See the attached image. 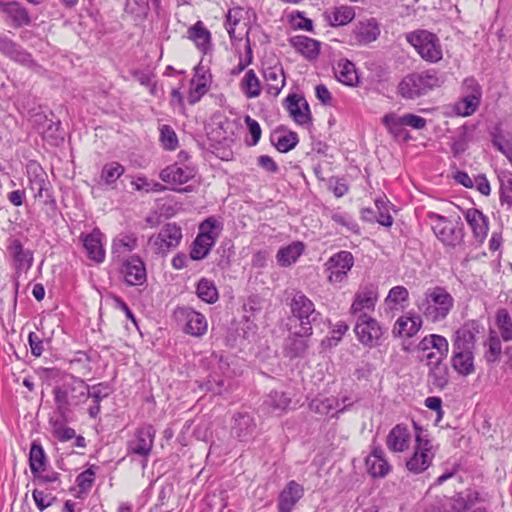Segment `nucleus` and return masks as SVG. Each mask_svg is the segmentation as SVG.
Here are the masks:
<instances>
[{"label":"nucleus","mask_w":512,"mask_h":512,"mask_svg":"<svg viewBox=\"0 0 512 512\" xmlns=\"http://www.w3.org/2000/svg\"><path fill=\"white\" fill-rule=\"evenodd\" d=\"M421 315L431 323H438L447 318L454 308V298L445 287L428 288L416 302Z\"/></svg>","instance_id":"f257e3e1"},{"label":"nucleus","mask_w":512,"mask_h":512,"mask_svg":"<svg viewBox=\"0 0 512 512\" xmlns=\"http://www.w3.org/2000/svg\"><path fill=\"white\" fill-rule=\"evenodd\" d=\"M57 411L65 416L72 406H79L89 399V385L81 378L69 375L53 389Z\"/></svg>","instance_id":"f03ea898"},{"label":"nucleus","mask_w":512,"mask_h":512,"mask_svg":"<svg viewBox=\"0 0 512 512\" xmlns=\"http://www.w3.org/2000/svg\"><path fill=\"white\" fill-rule=\"evenodd\" d=\"M444 81L445 77L435 69L411 73L400 81L398 92L403 98L415 99L440 87Z\"/></svg>","instance_id":"7ed1b4c3"},{"label":"nucleus","mask_w":512,"mask_h":512,"mask_svg":"<svg viewBox=\"0 0 512 512\" xmlns=\"http://www.w3.org/2000/svg\"><path fill=\"white\" fill-rule=\"evenodd\" d=\"M428 217L435 236L443 245L455 248L464 242V227L460 218L453 222L436 213H430Z\"/></svg>","instance_id":"20e7f679"},{"label":"nucleus","mask_w":512,"mask_h":512,"mask_svg":"<svg viewBox=\"0 0 512 512\" xmlns=\"http://www.w3.org/2000/svg\"><path fill=\"white\" fill-rule=\"evenodd\" d=\"M407 41L427 62L436 63L442 59V49L438 37L426 30L407 34Z\"/></svg>","instance_id":"39448f33"},{"label":"nucleus","mask_w":512,"mask_h":512,"mask_svg":"<svg viewBox=\"0 0 512 512\" xmlns=\"http://www.w3.org/2000/svg\"><path fill=\"white\" fill-rule=\"evenodd\" d=\"M414 426L419 431L416 434L414 453L407 460L406 467L410 472L419 474L431 465L434 453L431 451L432 445L430 440L426 436H423L422 430L417 427L416 423H414Z\"/></svg>","instance_id":"423d86ee"},{"label":"nucleus","mask_w":512,"mask_h":512,"mask_svg":"<svg viewBox=\"0 0 512 512\" xmlns=\"http://www.w3.org/2000/svg\"><path fill=\"white\" fill-rule=\"evenodd\" d=\"M291 310L293 316L300 321V333L312 334V323L320 316L314 303L303 293L297 292L292 299Z\"/></svg>","instance_id":"0eeeda50"},{"label":"nucleus","mask_w":512,"mask_h":512,"mask_svg":"<svg viewBox=\"0 0 512 512\" xmlns=\"http://www.w3.org/2000/svg\"><path fill=\"white\" fill-rule=\"evenodd\" d=\"M29 188L34 192V197L45 199V204H55V200L51 194V183L48 180L47 173L43 168L33 162L27 166Z\"/></svg>","instance_id":"6e6552de"},{"label":"nucleus","mask_w":512,"mask_h":512,"mask_svg":"<svg viewBox=\"0 0 512 512\" xmlns=\"http://www.w3.org/2000/svg\"><path fill=\"white\" fill-rule=\"evenodd\" d=\"M174 317L183 325L185 333L194 336H203L208 329V323L204 315L189 307H178L174 311Z\"/></svg>","instance_id":"1a4fd4ad"},{"label":"nucleus","mask_w":512,"mask_h":512,"mask_svg":"<svg viewBox=\"0 0 512 512\" xmlns=\"http://www.w3.org/2000/svg\"><path fill=\"white\" fill-rule=\"evenodd\" d=\"M182 239V231L175 223L165 224L160 231L149 238V244L157 254H166L176 248Z\"/></svg>","instance_id":"9d476101"},{"label":"nucleus","mask_w":512,"mask_h":512,"mask_svg":"<svg viewBox=\"0 0 512 512\" xmlns=\"http://www.w3.org/2000/svg\"><path fill=\"white\" fill-rule=\"evenodd\" d=\"M156 430L152 425L137 428L127 442V453L147 458L153 448Z\"/></svg>","instance_id":"9b49d317"},{"label":"nucleus","mask_w":512,"mask_h":512,"mask_svg":"<svg viewBox=\"0 0 512 512\" xmlns=\"http://www.w3.org/2000/svg\"><path fill=\"white\" fill-rule=\"evenodd\" d=\"M378 300L377 289L373 285L362 287L356 292L350 307V313L356 320L369 317L374 312Z\"/></svg>","instance_id":"f8f14e48"},{"label":"nucleus","mask_w":512,"mask_h":512,"mask_svg":"<svg viewBox=\"0 0 512 512\" xmlns=\"http://www.w3.org/2000/svg\"><path fill=\"white\" fill-rule=\"evenodd\" d=\"M354 265V257L349 251H340L332 255L325 264L330 283H341L346 280L348 272Z\"/></svg>","instance_id":"ddd939ff"},{"label":"nucleus","mask_w":512,"mask_h":512,"mask_svg":"<svg viewBox=\"0 0 512 512\" xmlns=\"http://www.w3.org/2000/svg\"><path fill=\"white\" fill-rule=\"evenodd\" d=\"M358 340L365 346H377L382 336V328L371 316L356 320L354 329Z\"/></svg>","instance_id":"4468645a"},{"label":"nucleus","mask_w":512,"mask_h":512,"mask_svg":"<svg viewBox=\"0 0 512 512\" xmlns=\"http://www.w3.org/2000/svg\"><path fill=\"white\" fill-rule=\"evenodd\" d=\"M464 84L471 88V93L455 103L454 111L457 115L465 117L472 115L479 107L481 90L474 79H466Z\"/></svg>","instance_id":"2eb2a0df"},{"label":"nucleus","mask_w":512,"mask_h":512,"mask_svg":"<svg viewBox=\"0 0 512 512\" xmlns=\"http://www.w3.org/2000/svg\"><path fill=\"white\" fill-rule=\"evenodd\" d=\"M479 333V325L470 321L461 326L454 333L453 349L473 351L475 349L476 335Z\"/></svg>","instance_id":"dca6fc26"},{"label":"nucleus","mask_w":512,"mask_h":512,"mask_svg":"<svg viewBox=\"0 0 512 512\" xmlns=\"http://www.w3.org/2000/svg\"><path fill=\"white\" fill-rule=\"evenodd\" d=\"M121 273L130 286L142 285L147 278L145 264L138 256L126 260L122 265Z\"/></svg>","instance_id":"f3484780"},{"label":"nucleus","mask_w":512,"mask_h":512,"mask_svg":"<svg viewBox=\"0 0 512 512\" xmlns=\"http://www.w3.org/2000/svg\"><path fill=\"white\" fill-rule=\"evenodd\" d=\"M464 218L471 228L475 240L483 243L489 231L488 217L476 208H469L464 212Z\"/></svg>","instance_id":"a211bd4d"},{"label":"nucleus","mask_w":512,"mask_h":512,"mask_svg":"<svg viewBox=\"0 0 512 512\" xmlns=\"http://www.w3.org/2000/svg\"><path fill=\"white\" fill-rule=\"evenodd\" d=\"M303 495V486L294 480L289 481L279 494L277 504L278 511L291 512Z\"/></svg>","instance_id":"6ab92c4d"},{"label":"nucleus","mask_w":512,"mask_h":512,"mask_svg":"<svg viewBox=\"0 0 512 512\" xmlns=\"http://www.w3.org/2000/svg\"><path fill=\"white\" fill-rule=\"evenodd\" d=\"M195 174L196 171L193 167L186 165L180 166L175 163L164 168L160 172L159 177L163 182L179 186L187 183L195 176Z\"/></svg>","instance_id":"aec40b11"},{"label":"nucleus","mask_w":512,"mask_h":512,"mask_svg":"<svg viewBox=\"0 0 512 512\" xmlns=\"http://www.w3.org/2000/svg\"><path fill=\"white\" fill-rule=\"evenodd\" d=\"M367 471L373 478H384L390 471L391 465L385 458L381 447H374L365 461Z\"/></svg>","instance_id":"412c9836"},{"label":"nucleus","mask_w":512,"mask_h":512,"mask_svg":"<svg viewBox=\"0 0 512 512\" xmlns=\"http://www.w3.org/2000/svg\"><path fill=\"white\" fill-rule=\"evenodd\" d=\"M256 424L248 413H237L233 418L231 434L241 442L249 441L255 432Z\"/></svg>","instance_id":"4be33fe9"},{"label":"nucleus","mask_w":512,"mask_h":512,"mask_svg":"<svg viewBox=\"0 0 512 512\" xmlns=\"http://www.w3.org/2000/svg\"><path fill=\"white\" fill-rule=\"evenodd\" d=\"M0 52L24 66L31 67L34 64V61L28 52L23 50L6 35L2 34H0Z\"/></svg>","instance_id":"5701e85b"},{"label":"nucleus","mask_w":512,"mask_h":512,"mask_svg":"<svg viewBox=\"0 0 512 512\" xmlns=\"http://www.w3.org/2000/svg\"><path fill=\"white\" fill-rule=\"evenodd\" d=\"M263 77L266 92L274 97L277 96L285 86L284 70L280 64L264 67Z\"/></svg>","instance_id":"b1692460"},{"label":"nucleus","mask_w":512,"mask_h":512,"mask_svg":"<svg viewBox=\"0 0 512 512\" xmlns=\"http://www.w3.org/2000/svg\"><path fill=\"white\" fill-rule=\"evenodd\" d=\"M411 434L406 425L397 424L387 435L386 445L392 452H403L409 448Z\"/></svg>","instance_id":"393cba45"},{"label":"nucleus","mask_w":512,"mask_h":512,"mask_svg":"<svg viewBox=\"0 0 512 512\" xmlns=\"http://www.w3.org/2000/svg\"><path fill=\"white\" fill-rule=\"evenodd\" d=\"M453 369L461 376H469L475 372L474 352L453 349L451 357Z\"/></svg>","instance_id":"a878e982"},{"label":"nucleus","mask_w":512,"mask_h":512,"mask_svg":"<svg viewBox=\"0 0 512 512\" xmlns=\"http://www.w3.org/2000/svg\"><path fill=\"white\" fill-rule=\"evenodd\" d=\"M301 100L296 94L289 95L286 98L287 110L297 124L305 125L311 122V113L308 103L303 101L301 104Z\"/></svg>","instance_id":"bb28decb"},{"label":"nucleus","mask_w":512,"mask_h":512,"mask_svg":"<svg viewBox=\"0 0 512 512\" xmlns=\"http://www.w3.org/2000/svg\"><path fill=\"white\" fill-rule=\"evenodd\" d=\"M425 350H435L439 359H446L449 352L448 340L439 334L426 335L417 345L418 352H425Z\"/></svg>","instance_id":"cd10ccee"},{"label":"nucleus","mask_w":512,"mask_h":512,"mask_svg":"<svg viewBox=\"0 0 512 512\" xmlns=\"http://www.w3.org/2000/svg\"><path fill=\"white\" fill-rule=\"evenodd\" d=\"M290 44L308 60H314L319 56L321 43L318 40L297 35L290 39Z\"/></svg>","instance_id":"c85d7f7f"},{"label":"nucleus","mask_w":512,"mask_h":512,"mask_svg":"<svg viewBox=\"0 0 512 512\" xmlns=\"http://www.w3.org/2000/svg\"><path fill=\"white\" fill-rule=\"evenodd\" d=\"M101 233L94 230L92 233L83 237V246L85 248L87 257L96 262L101 263L105 258V251L102 246Z\"/></svg>","instance_id":"c756f323"},{"label":"nucleus","mask_w":512,"mask_h":512,"mask_svg":"<svg viewBox=\"0 0 512 512\" xmlns=\"http://www.w3.org/2000/svg\"><path fill=\"white\" fill-rule=\"evenodd\" d=\"M421 326V316H401L395 322L393 334L398 337L410 338L417 334Z\"/></svg>","instance_id":"7c9ffc66"},{"label":"nucleus","mask_w":512,"mask_h":512,"mask_svg":"<svg viewBox=\"0 0 512 512\" xmlns=\"http://www.w3.org/2000/svg\"><path fill=\"white\" fill-rule=\"evenodd\" d=\"M335 76L342 84L355 87L359 84V76L354 63L347 59H341L334 68Z\"/></svg>","instance_id":"2f4dec72"},{"label":"nucleus","mask_w":512,"mask_h":512,"mask_svg":"<svg viewBox=\"0 0 512 512\" xmlns=\"http://www.w3.org/2000/svg\"><path fill=\"white\" fill-rule=\"evenodd\" d=\"M445 359H439L428 367V381L433 387L443 390L449 383V368L444 363Z\"/></svg>","instance_id":"473e14b6"},{"label":"nucleus","mask_w":512,"mask_h":512,"mask_svg":"<svg viewBox=\"0 0 512 512\" xmlns=\"http://www.w3.org/2000/svg\"><path fill=\"white\" fill-rule=\"evenodd\" d=\"M324 15L331 26H344L354 19L355 9L349 5H340L326 11Z\"/></svg>","instance_id":"72a5a7b5"},{"label":"nucleus","mask_w":512,"mask_h":512,"mask_svg":"<svg viewBox=\"0 0 512 512\" xmlns=\"http://www.w3.org/2000/svg\"><path fill=\"white\" fill-rule=\"evenodd\" d=\"M309 409L318 415L327 416L332 411H336V414L344 412L346 410V406L340 407V401L335 397H326V398H314L309 403Z\"/></svg>","instance_id":"f704fd0d"},{"label":"nucleus","mask_w":512,"mask_h":512,"mask_svg":"<svg viewBox=\"0 0 512 512\" xmlns=\"http://www.w3.org/2000/svg\"><path fill=\"white\" fill-rule=\"evenodd\" d=\"M243 19V9L240 7L229 9L226 16V30L230 39L241 40L245 32V27H240ZM245 26V24H243Z\"/></svg>","instance_id":"c9c22d12"},{"label":"nucleus","mask_w":512,"mask_h":512,"mask_svg":"<svg viewBox=\"0 0 512 512\" xmlns=\"http://www.w3.org/2000/svg\"><path fill=\"white\" fill-rule=\"evenodd\" d=\"M9 250L18 270L26 271L32 266L33 255L31 251L23 248L20 240L13 239L9 246Z\"/></svg>","instance_id":"e433bc0d"},{"label":"nucleus","mask_w":512,"mask_h":512,"mask_svg":"<svg viewBox=\"0 0 512 512\" xmlns=\"http://www.w3.org/2000/svg\"><path fill=\"white\" fill-rule=\"evenodd\" d=\"M311 334H302L300 329L288 337L285 344V352L291 358L303 356L308 348L307 338Z\"/></svg>","instance_id":"4c0bfd02"},{"label":"nucleus","mask_w":512,"mask_h":512,"mask_svg":"<svg viewBox=\"0 0 512 512\" xmlns=\"http://www.w3.org/2000/svg\"><path fill=\"white\" fill-rule=\"evenodd\" d=\"M354 37L359 43L367 44L377 39L380 34L379 27L374 19L359 22L354 31Z\"/></svg>","instance_id":"58836bf2"},{"label":"nucleus","mask_w":512,"mask_h":512,"mask_svg":"<svg viewBox=\"0 0 512 512\" xmlns=\"http://www.w3.org/2000/svg\"><path fill=\"white\" fill-rule=\"evenodd\" d=\"M304 244L300 241L293 242L282 247L277 252V262L280 266L287 267L295 263L304 251Z\"/></svg>","instance_id":"ea45409f"},{"label":"nucleus","mask_w":512,"mask_h":512,"mask_svg":"<svg viewBox=\"0 0 512 512\" xmlns=\"http://www.w3.org/2000/svg\"><path fill=\"white\" fill-rule=\"evenodd\" d=\"M110 392L111 390L106 383H98L92 387L89 386V398L93 402V405L88 409V414L91 418H96L99 415L101 410L100 403L109 396Z\"/></svg>","instance_id":"a19ab883"},{"label":"nucleus","mask_w":512,"mask_h":512,"mask_svg":"<svg viewBox=\"0 0 512 512\" xmlns=\"http://www.w3.org/2000/svg\"><path fill=\"white\" fill-rule=\"evenodd\" d=\"M1 9L13 19L17 26L28 25L30 23V16L27 10L18 2L3 3L1 4Z\"/></svg>","instance_id":"79ce46f5"},{"label":"nucleus","mask_w":512,"mask_h":512,"mask_svg":"<svg viewBox=\"0 0 512 512\" xmlns=\"http://www.w3.org/2000/svg\"><path fill=\"white\" fill-rule=\"evenodd\" d=\"M495 324L503 341L512 340V318L505 308L498 309L495 315Z\"/></svg>","instance_id":"37998d69"},{"label":"nucleus","mask_w":512,"mask_h":512,"mask_svg":"<svg viewBox=\"0 0 512 512\" xmlns=\"http://www.w3.org/2000/svg\"><path fill=\"white\" fill-rule=\"evenodd\" d=\"M46 465V456L42 446L33 442L29 452V466L32 474L34 476L39 475V472H43L45 470Z\"/></svg>","instance_id":"c03bdc74"},{"label":"nucleus","mask_w":512,"mask_h":512,"mask_svg":"<svg viewBox=\"0 0 512 512\" xmlns=\"http://www.w3.org/2000/svg\"><path fill=\"white\" fill-rule=\"evenodd\" d=\"M222 230V224L214 217H208L199 225L198 236L208 240L210 243H216Z\"/></svg>","instance_id":"a18cd8bd"},{"label":"nucleus","mask_w":512,"mask_h":512,"mask_svg":"<svg viewBox=\"0 0 512 512\" xmlns=\"http://www.w3.org/2000/svg\"><path fill=\"white\" fill-rule=\"evenodd\" d=\"M188 37L201 50H206L211 40L210 32L204 27L201 21H198L188 29Z\"/></svg>","instance_id":"49530a36"},{"label":"nucleus","mask_w":512,"mask_h":512,"mask_svg":"<svg viewBox=\"0 0 512 512\" xmlns=\"http://www.w3.org/2000/svg\"><path fill=\"white\" fill-rule=\"evenodd\" d=\"M241 90L247 98H256L260 95V80L254 70L250 69L245 73L241 81Z\"/></svg>","instance_id":"de8ad7c7"},{"label":"nucleus","mask_w":512,"mask_h":512,"mask_svg":"<svg viewBox=\"0 0 512 512\" xmlns=\"http://www.w3.org/2000/svg\"><path fill=\"white\" fill-rule=\"evenodd\" d=\"M198 297L206 303H215L218 300V291L213 281L206 278L199 280L196 288Z\"/></svg>","instance_id":"09e8293b"},{"label":"nucleus","mask_w":512,"mask_h":512,"mask_svg":"<svg viewBox=\"0 0 512 512\" xmlns=\"http://www.w3.org/2000/svg\"><path fill=\"white\" fill-rule=\"evenodd\" d=\"M125 172L124 167L118 162H110L103 166L101 171V180L105 184H113Z\"/></svg>","instance_id":"8fccbe9b"},{"label":"nucleus","mask_w":512,"mask_h":512,"mask_svg":"<svg viewBox=\"0 0 512 512\" xmlns=\"http://www.w3.org/2000/svg\"><path fill=\"white\" fill-rule=\"evenodd\" d=\"M137 247V237L134 234L121 235L113 242V253H127L133 251Z\"/></svg>","instance_id":"3c124183"},{"label":"nucleus","mask_w":512,"mask_h":512,"mask_svg":"<svg viewBox=\"0 0 512 512\" xmlns=\"http://www.w3.org/2000/svg\"><path fill=\"white\" fill-rule=\"evenodd\" d=\"M215 243H210L208 240L197 235L193 241L190 257L193 260L204 259L212 249Z\"/></svg>","instance_id":"603ef678"},{"label":"nucleus","mask_w":512,"mask_h":512,"mask_svg":"<svg viewBox=\"0 0 512 512\" xmlns=\"http://www.w3.org/2000/svg\"><path fill=\"white\" fill-rule=\"evenodd\" d=\"M487 347V351L485 352L486 361L488 363L498 361L502 352L500 338L494 333H491L487 341Z\"/></svg>","instance_id":"864d4df0"},{"label":"nucleus","mask_w":512,"mask_h":512,"mask_svg":"<svg viewBox=\"0 0 512 512\" xmlns=\"http://www.w3.org/2000/svg\"><path fill=\"white\" fill-rule=\"evenodd\" d=\"M207 91L208 88L204 76L199 77L197 80L193 79L191 81L188 102L191 105L196 104Z\"/></svg>","instance_id":"5fc2aeb1"},{"label":"nucleus","mask_w":512,"mask_h":512,"mask_svg":"<svg viewBox=\"0 0 512 512\" xmlns=\"http://www.w3.org/2000/svg\"><path fill=\"white\" fill-rule=\"evenodd\" d=\"M382 123L395 137L401 135V133L403 132V126H405L403 116H398L395 113H389L384 115V117L382 118Z\"/></svg>","instance_id":"6e6d98bb"},{"label":"nucleus","mask_w":512,"mask_h":512,"mask_svg":"<svg viewBox=\"0 0 512 512\" xmlns=\"http://www.w3.org/2000/svg\"><path fill=\"white\" fill-rule=\"evenodd\" d=\"M492 144L512 163V138H507L500 132H496L492 136Z\"/></svg>","instance_id":"4d7b16f0"},{"label":"nucleus","mask_w":512,"mask_h":512,"mask_svg":"<svg viewBox=\"0 0 512 512\" xmlns=\"http://www.w3.org/2000/svg\"><path fill=\"white\" fill-rule=\"evenodd\" d=\"M291 399L283 392L272 391L267 396L265 404L274 410H285L290 405Z\"/></svg>","instance_id":"13d9d810"},{"label":"nucleus","mask_w":512,"mask_h":512,"mask_svg":"<svg viewBox=\"0 0 512 512\" xmlns=\"http://www.w3.org/2000/svg\"><path fill=\"white\" fill-rule=\"evenodd\" d=\"M298 143V136L295 132H288L277 136L275 147L280 152H288L292 150Z\"/></svg>","instance_id":"bf43d9fd"},{"label":"nucleus","mask_w":512,"mask_h":512,"mask_svg":"<svg viewBox=\"0 0 512 512\" xmlns=\"http://www.w3.org/2000/svg\"><path fill=\"white\" fill-rule=\"evenodd\" d=\"M160 140L163 147L167 150H174L178 146L177 135L168 125H163L160 128Z\"/></svg>","instance_id":"052dcab7"},{"label":"nucleus","mask_w":512,"mask_h":512,"mask_svg":"<svg viewBox=\"0 0 512 512\" xmlns=\"http://www.w3.org/2000/svg\"><path fill=\"white\" fill-rule=\"evenodd\" d=\"M409 292L404 286H395L390 289L385 301L387 304H400L406 302Z\"/></svg>","instance_id":"680f3d73"},{"label":"nucleus","mask_w":512,"mask_h":512,"mask_svg":"<svg viewBox=\"0 0 512 512\" xmlns=\"http://www.w3.org/2000/svg\"><path fill=\"white\" fill-rule=\"evenodd\" d=\"M53 434L59 441L65 442L76 437V432L73 428L64 425L59 421L53 423Z\"/></svg>","instance_id":"e2e57ef3"},{"label":"nucleus","mask_w":512,"mask_h":512,"mask_svg":"<svg viewBox=\"0 0 512 512\" xmlns=\"http://www.w3.org/2000/svg\"><path fill=\"white\" fill-rule=\"evenodd\" d=\"M331 219L338 225L346 227L347 230L358 233L359 227L351 216L345 213L335 212L331 215Z\"/></svg>","instance_id":"0e129e2a"},{"label":"nucleus","mask_w":512,"mask_h":512,"mask_svg":"<svg viewBox=\"0 0 512 512\" xmlns=\"http://www.w3.org/2000/svg\"><path fill=\"white\" fill-rule=\"evenodd\" d=\"M32 497L35 501V504L37 506V508L40 510V511H43L45 510L46 508H48L49 506L52 505V503L55 501V496H52L51 494H47L41 490H38V489H35L33 492H32Z\"/></svg>","instance_id":"69168bd1"},{"label":"nucleus","mask_w":512,"mask_h":512,"mask_svg":"<svg viewBox=\"0 0 512 512\" xmlns=\"http://www.w3.org/2000/svg\"><path fill=\"white\" fill-rule=\"evenodd\" d=\"M95 480V473L91 469H87L77 476L76 482L81 492L87 491L92 487Z\"/></svg>","instance_id":"338daca9"},{"label":"nucleus","mask_w":512,"mask_h":512,"mask_svg":"<svg viewBox=\"0 0 512 512\" xmlns=\"http://www.w3.org/2000/svg\"><path fill=\"white\" fill-rule=\"evenodd\" d=\"M28 342L33 356L40 357L43 353V340L35 332H30Z\"/></svg>","instance_id":"774afa93"}]
</instances>
